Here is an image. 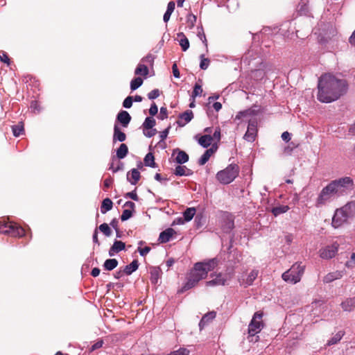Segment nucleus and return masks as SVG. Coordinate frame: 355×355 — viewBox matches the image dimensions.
I'll list each match as a JSON object with an SVG mask.
<instances>
[{
	"label": "nucleus",
	"instance_id": "1",
	"mask_svg": "<svg viewBox=\"0 0 355 355\" xmlns=\"http://www.w3.org/2000/svg\"><path fill=\"white\" fill-rule=\"evenodd\" d=\"M318 100L329 103L338 99L347 89L345 80L338 79L331 74L321 76L318 84Z\"/></svg>",
	"mask_w": 355,
	"mask_h": 355
},
{
	"label": "nucleus",
	"instance_id": "2",
	"mask_svg": "<svg viewBox=\"0 0 355 355\" xmlns=\"http://www.w3.org/2000/svg\"><path fill=\"white\" fill-rule=\"evenodd\" d=\"M218 264V260L216 258L196 263L181 291L184 292L194 287L200 280L205 279L208 272L214 270Z\"/></svg>",
	"mask_w": 355,
	"mask_h": 355
},
{
	"label": "nucleus",
	"instance_id": "3",
	"mask_svg": "<svg viewBox=\"0 0 355 355\" xmlns=\"http://www.w3.org/2000/svg\"><path fill=\"white\" fill-rule=\"evenodd\" d=\"M258 110L251 107L237 113L235 120L242 119L248 122V129L243 136V139L249 142H253L255 140L257 132V119Z\"/></svg>",
	"mask_w": 355,
	"mask_h": 355
},
{
	"label": "nucleus",
	"instance_id": "4",
	"mask_svg": "<svg viewBox=\"0 0 355 355\" xmlns=\"http://www.w3.org/2000/svg\"><path fill=\"white\" fill-rule=\"evenodd\" d=\"M355 211V204L349 202L343 207L336 209L332 218V225L338 228L347 222L349 218L353 217Z\"/></svg>",
	"mask_w": 355,
	"mask_h": 355
},
{
	"label": "nucleus",
	"instance_id": "5",
	"mask_svg": "<svg viewBox=\"0 0 355 355\" xmlns=\"http://www.w3.org/2000/svg\"><path fill=\"white\" fill-rule=\"evenodd\" d=\"M329 184L337 197L348 193L354 187V182L350 177L341 178L331 181Z\"/></svg>",
	"mask_w": 355,
	"mask_h": 355
},
{
	"label": "nucleus",
	"instance_id": "6",
	"mask_svg": "<svg viewBox=\"0 0 355 355\" xmlns=\"http://www.w3.org/2000/svg\"><path fill=\"white\" fill-rule=\"evenodd\" d=\"M304 268L305 266L301 263H295L289 270L282 274V277L286 282L296 284L300 281Z\"/></svg>",
	"mask_w": 355,
	"mask_h": 355
},
{
	"label": "nucleus",
	"instance_id": "7",
	"mask_svg": "<svg viewBox=\"0 0 355 355\" xmlns=\"http://www.w3.org/2000/svg\"><path fill=\"white\" fill-rule=\"evenodd\" d=\"M239 173V167L236 164H230L225 169L217 173L216 179L221 184H227L235 180Z\"/></svg>",
	"mask_w": 355,
	"mask_h": 355
},
{
	"label": "nucleus",
	"instance_id": "8",
	"mask_svg": "<svg viewBox=\"0 0 355 355\" xmlns=\"http://www.w3.org/2000/svg\"><path fill=\"white\" fill-rule=\"evenodd\" d=\"M0 233L13 237H21L24 235V230L11 222L0 221Z\"/></svg>",
	"mask_w": 355,
	"mask_h": 355
},
{
	"label": "nucleus",
	"instance_id": "9",
	"mask_svg": "<svg viewBox=\"0 0 355 355\" xmlns=\"http://www.w3.org/2000/svg\"><path fill=\"white\" fill-rule=\"evenodd\" d=\"M335 197L337 196L334 193L332 187L331 186L330 184H328L320 192L315 200V207H321L322 205H325L327 202H329L332 198Z\"/></svg>",
	"mask_w": 355,
	"mask_h": 355
},
{
	"label": "nucleus",
	"instance_id": "10",
	"mask_svg": "<svg viewBox=\"0 0 355 355\" xmlns=\"http://www.w3.org/2000/svg\"><path fill=\"white\" fill-rule=\"evenodd\" d=\"M263 317V313L260 312H256L249 325H248V334L249 336L253 337L257 334L259 333L262 328L263 327V323L261 320Z\"/></svg>",
	"mask_w": 355,
	"mask_h": 355
},
{
	"label": "nucleus",
	"instance_id": "11",
	"mask_svg": "<svg viewBox=\"0 0 355 355\" xmlns=\"http://www.w3.org/2000/svg\"><path fill=\"white\" fill-rule=\"evenodd\" d=\"M338 245L334 243L331 245H329L324 249L320 250V257L322 259H331L334 257L338 251Z\"/></svg>",
	"mask_w": 355,
	"mask_h": 355
},
{
	"label": "nucleus",
	"instance_id": "12",
	"mask_svg": "<svg viewBox=\"0 0 355 355\" xmlns=\"http://www.w3.org/2000/svg\"><path fill=\"white\" fill-rule=\"evenodd\" d=\"M215 276L211 280L206 282L207 286H224L226 284L227 279L222 275V273H218L216 275H211V277Z\"/></svg>",
	"mask_w": 355,
	"mask_h": 355
},
{
	"label": "nucleus",
	"instance_id": "13",
	"mask_svg": "<svg viewBox=\"0 0 355 355\" xmlns=\"http://www.w3.org/2000/svg\"><path fill=\"white\" fill-rule=\"evenodd\" d=\"M259 274V271L257 270H252L249 275H248L247 278L245 279L243 278H239V282L241 286H244L245 288L250 286L252 284L254 281L256 279Z\"/></svg>",
	"mask_w": 355,
	"mask_h": 355
},
{
	"label": "nucleus",
	"instance_id": "14",
	"mask_svg": "<svg viewBox=\"0 0 355 355\" xmlns=\"http://www.w3.org/2000/svg\"><path fill=\"white\" fill-rule=\"evenodd\" d=\"M193 118V113L191 110H187L183 113L179 115V119L177 121V123L180 127L184 126L187 123L190 122Z\"/></svg>",
	"mask_w": 355,
	"mask_h": 355
},
{
	"label": "nucleus",
	"instance_id": "15",
	"mask_svg": "<svg viewBox=\"0 0 355 355\" xmlns=\"http://www.w3.org/2000/svg\"><path fill=\"white\" fill-rule=\"evenodd\" d=\"M131 121V116L130 114L125 110L120 111L116 119V123L119 122L121 124L123 128H127Z\"/></svg>",
	"mask_w": 355,
	"mask_h": 355
},
{
	"label": "nucleus",
	"instance_id": "16",
	"mask_svg": "<svg viewBox=\"0 0 355 355\" xmlns=\"http://www.w3.org/2000/svg\"><path fill=\"white\" fill-rule=\"evenodd\" d=\"M125 248V244L123 241L115 240L113 245L109 250L108 254L110 257L114 256L116 253L123 250Z\"/></svg>",
	"mask_w": 355,
	"mask_h": 355
},
{
	"label": "nucleus",
	"instance_id": "17",
	"mask_svg": "<svg viewBox=\"0 0 355 355\" xmlns=\"http://www.w3.org/2000/svg\"><path fill=\"white\" fill-rule=\"evenodd\" d=\"M234 227V220L229 214H225L221 227L224 232H230Z\"/></svg>",
	"mask_w": 355,
	"mask_h": 355
},
{
	"label": "nucleus",
	"instance_id": "18",
	"mask_svg": "<svg viewBox=\"0 0 355 355\" xmlns=\"http://www.w3.org/2000/svg\"><path fill=\"white\" fill-rule=\"evenodd\" d=\"M175 232L172 228H168L159 234L158 241L161 243H166L170 241Z\"/></svg>",
	"mask_w": 355,
	"mask_h": 355
},
{
	"label": "nucleus",
	"instance_id": "19",
	"mask_svg": "<svg viewBox=\"0 0 355 355\" xmlns=\"http://www.w3.org/2000/svg\"><path fill=\"white\" fill-rule=\"evenodd\" d=\"M177 153V156L175 157V162L179 164H182L189 161V155L187 153L183 150H181L178 148H176L173 150V155Z\"/></svg>",
	"mask_w": 355,
	"mask_h": 355
},
{
	"label": "nucleus",
	"instance_id": "20",
	"mask_svg": "<svg viewBox=\"0 0 355 355\" xmlns=\"http://www.w3.org/2000/svg\"><path fill=\"white\" fill-rule=\"evenodd\" d=\"M141 178L139 171L136 168H132L127 174V180L132 185H135Z\"/></svg>",
	"mask_w": 355,
	"mask_h": 355
},
{
	"label": "nucleus",
	"instance_id": "21",
	"mask_svg": "<svg viewBox=\"0 0 355 355\" xmlns=\"http://www.w3.org/2000/svg\"><path fill=\"white\" fill-rule=\"evenodd\" d=\"M126 139V135L124 132H123L119 125L115 123L114 125V134H113V141H120L123 142Z\"/></svg>",
	"mask_w": 355,
	"mask_h": 355
},
{
	"label": "nucleus",
	"instance_id": "22",
	"mask_svg": "<svg viewBox=\"0 0 355 355\" xmlns=\"http://www.w3.org/2000/svg\"><path fill=\"white\" fill-rule=\"evenodd\" d=\"M344 311H352L355 309V297L347 298L340 304Z\"/></svg>",
	"mask_w": 355,
	"mask_h": 355
},
{
	"label": "nucleus",
	"instance_id": "23",
	"mask_svg": "<svg viewBox=\"0 0 355 355\" xmlns=\"http://www.w3.org/2000/svg\"><path fill=\"white\" fill-rule=\"evenodd\" d=\"M216 312L215 311H211L207 313H206L200 320L199 322V327L200 329L204 328L205 326H206L209 322L212 321L215 317H216Z\"/></svg>",
	"mask_w": 355,
	"mask_h": 355
},
{
	"label": "nucleus",
	"instance_id": "24",
	"mask_svg": "<svg viewBox=\"0 0 355 355\" xmlns=\"http://www.w3.org/2000/svg\"><path fill=\"white\" fill-rule=\"evenodd\" d=\"M342 271H334L332 272L328 273L323 279V282L326 284L332 282L336 279H340L343 277Z\"/></svg>",
	"mask_w": 355,
	"mask_h": 355
},
{
	"label": "nucleus",
	"instance_id": "25",
	"mask_svg": "<svg viewBox=\"0 0 355 355\" xmlns=\"http://www.w3.org/2000/svg\"><path fill=\"white\" fill-rule=\"evenodd\" d=\"M174 174L177 176H190L193 174V171L185 166H178L175 169Z\"/></svg>",
	"mask_w": 355,
	"mask_h": 355
},
{
	"label": "nucleus",
	"instance_id": "26",
	"mask_svg": "<svg viewBox=\"0 0 355 355\" xmlns=\"http://www.w3.org/2000/svg\"><path fill=\"white\" fill-rule=\"evenodd\" d=\"M139 268L137 260H133L129 265L125 266L123 272L127 275H130L133 272L136 271Z\"/></svg>",
	"mask_w": 355,
	"mask_h": 355
},
{
	"label": "nucleus",
	"instance_id": "27",
	"mask_svg": "<svg viewBox=\"0 0 355 355\" xmlns=\"http://www.w3.org/2000/svg\"><path fill=\"white\" fill-rule=\"evenodd\" d=\"M214 153V150L213 148H210L204 153V154L201 156V157L198 160V164L200 166H202L205 164L208 160L209 159L210 157L213 155Z\"/></svg>",
	"mask_w": 355,
	"mask_h": 355
},
{
	"label": "nucleus",
	"instance_id": "28",
	"mask_svg": "<svg viewBox=\"0 0 355 355\" xmlns=\"http://www.w3.org/2000/svg\"><path fill=\"white\" fill-rule=\"evenodd\" d=\"M179 38V44L182 47V51H186L189 47V42L183 33H178Z\"/></svg>",
	"mask_w": 355,
	"mask_h": 355
},
{
	"label": "nucleus",
	"instance_id": "29",
	"mask_svg": "<svg viewBox=\"0 0 355 355\" xmlns=\"http://www.w3.org/2000/svg\"><path fill=\"white\" fill-rule=\"evenodd\" d=\"M213 141V137L209 135L201 136L198 139V144L203 148L209 147Z\"/></svg>",
	"mask_w": 355,
	"mask_h": 355
},
{
	"label": "nucleus",
	"instance_id": "30",
	"mask_svg": "<svg viewBox=\"0 0 355 355\" xmlns=\"http://www.w3.org/2000/svg\"><path fill=\"white\" fill-rule=\"evenodd\" d=\"M112 206H113V203H112V201L107 198H105L103 202H102V204H101V211L102 214H105L107 211H110L112 209Z\"/></svg>",
	"mask_w": 355,
	"mask_h": 355
},
{
	"label": "nucleus",
	"instance_id": "31",
	"mask_svg": "<svg viewBox=\"0 0 355 355\" xmlns=\"http://www.w3.org/2000/svg\"><path fill=\"white\" fill-rule=\"evenodd\" d=\"M128 153V148L126 144H121L116 150V157L121 159L126 157Z\"/></svg>",
	"mask_w": 355,
	"mask_h": 355
},
{
	"label": "nucleus",
	"instance_id": "32",
	"mask_svg": "<svg viewBox=\"0 0 355 355\" xmlns=\"http://www.w3.org/2000/svg\"><path fill=\"white\" fill-rule=\"evenodd\" d=\"M344 335H345V331H339L332 338H331L328 340L327 345L330 346V345L337 344L342 339V338L343 337Z\"/></svg>",
	"mask_w": 355,
	"mask_h": 355
},
{
	"label": "nucleus",
	"instance_id": "33",
	"mask_svg": "<svg viewBox=\"0 0 355 355\" xmlns=\"http://www.w3.org/2000/svg\"><path fill=\"white\" fill-rule=\"evenodd\" d=\"M149 70L146 65L142 64L141 62L137 65L135 70V75H142L146 76L148 74Z\"/></svg>",
	"mask_w": 355,
	"mask_h": 355
},
{
	"label": "nucleus",
	"instance_id": "34",
	"mask_svg": "<svg viewBox=\"0 0 355 355\" xmlns=\"http://www.w3.org/2000/svg\"><path fill=\"white\" fill-rule=\"evenodd\" d=\"M118 261L116 259H109L105 260L103 267L107 270H112L118 266Z\"/></svg>",
	"mask_w": 355,
	"mask_h": 355
},
{
	"label": "nucleus",
	"instance_id": "35",
	"mask_svg": "<svg viewBox=\"0 0 355 355\" xmlns=\"http://www.w3.org/2000/svg\"><path fill=\"white\" fill-rule=\"evenodd\" d=\"M144 162L145 166L155 168V157L153 153H148L146 154L144 159Z\"/></svg>",
	"mask_w": 355,
	"mask_h": 355
},
{
	"label": "nucleus",
	"instance_id": "36",
	"mask_svg": "<svg viewBox=\"0 0 355 355\" xmlns=\"http://www.w3.org/2000/svg\"><path fill=\"white\" fill-rule=\"evenodd\" d=\"M196 210L194 207L187 208L183 212L184 220L186 222H189V221L191 220L196 214Z\"/></svg>",
	"mask_w": 355,
	"mask_h": 355
},
{
	"label": "nucleus",
	"instance_id": "37",
	"mask_svg": "<svg viewBox=\"0 0 355 355\" xmlns=\"http://www.w3.org/2000/svg\"><path fill=\"white\" fill-rule=\"evenodd\" d=\"M289 209L288 205H279L272 209V213L275 216L286 213Z\"/></svg>",
	"mask_w": 355,
	"mask_h": 355
},
{
	"label": "nucleus",
	"instance_id": "38",
	"mask_svg": "<svg viewBox=\"0 0 355 355\" xmlns=\"http://www.w3.org/2000/svg\"><path fill=\"white\" fill-rule=\"evenodd\" d=\"M12 133L15 137H19L24 132V125L21 123L12 126Z\"/></svg>",
	"mask_w": 355,
	"mask_h": 355
},
{
	"label": "nucleus",
	"instance_id": "39",
	"mask_svg": "<svg viewBox=\"0 0 355 355\" xmlns=\"http://www.w3.org/2000/svg\"><path fill=\"white\" fill-rule=\"evenodd\" d=\"M143 84V80L140 77L133 78L130 82V89L132 91L137 89Z\"/></svg>",
	"mask_w": 355,
	"mask_h": 355
},
{
	"label": "nucleus",
	"instance_id": "40",
	"mask_svg": "<svg viewBox=\"0 0 355 355\" xmlns=\"http://www.w3.org/2000/svg\"><path fill=\"white\" fill-rule=\"evenodd\" d=\"M156 124L155 120L153 117L148 116L146 118L142 126L144 129H152Z\"/></svg>",
	"mask_w": 355,
	"mask_h": 355
},
{
	"label": "nucleus",
	"instance_id": "41",
	"mask_svg": "<svg viewBox=\"0 0 355 355\" xmlns=\"http://www.w3.org/2000/svg\"><path fill=\"white\" fill-rule=\"evenodd\" d=\"M159 276V269L157 268H153L150 270V282H151V283L154 284H157L158 282Z\"/></svg>",
	"mask_w": 355,
	"mask_h": 355
},
{
	"label": "nucleus",
	"instance_id": "42",
	"mask_svg": "<svg viewBox=\"0 0 355 355\" xmlns=\"http://www.w3.org/2000/svg\"><path fill=\"white\" fill-rule=\"evenodd\" d=\"M98 229L101 232H103L106 236H110L112 234V230L109 225L107 223H103L99 227Z\"/></svg>",
	"mask_w": 355,
	"mask_h": 355
},
{
	"label": "nucleus",
	"instance_id": "43",
	"mask_svg": "<svg viewBox=\"0 0 355 355\" xmlns=\"http://www.w3.org/2000/svg\"><path fill=\"white\" fill-rule=\"evenodd\" d=\"M200 68L202 70L207 69L210 63L209 59L205 58L204 57V55H201L200 56Z\"/></svg>",
	"mask_w": 355,
	"mask_h": 355
},
{
	"label": "nucleus",
	"instance_id": "44",
	"mask_svg": "<svg viewBox=\"0 0 355 355\" xmlns=\"http://www.w3.org/2000/svg\"><path fill=\"white\" fill-rule=\"evenodd\" d=\"M202 86L196 83L194 86L191 97L194 99L196 97L200 96L202 94Z\"/></svg>",
	"mask_w": 355,
	"mask_h": 355
},
{
	"label": "nucleus",
	"instance_id": "45",
	"mask_svg": "<svg viewBox=\"0 0 355 355\" xmlns=\"http://www.w3.org/2000/svg\"><path fill=\"white\" fill-rule=\"evenodd\" d=\"M132 210L129 209H125L122 212V214L121 216V220L122 221H125V220H128L129 218H130L132 216Z\"/></svg>",
	"mask_w": 355,
	"mask_h": 355
},
{
	"label": "nucleus",
	"instance_id": "46",
	"mask_svg": "<svg viewBox=\"0 0 355 355\" xmlns=\"http://www.w3.org/2000/svg\"><path fill=\"white\" fill-rule=\"evenodd\" d=\"M196 19V16L191 13L189 14L187 17V21L188 24H190L191 28H193L194 26Z\"/></svg>",
	"mask_w": 355,
	"mask_h": 355
},
{
	"label": "nucleus",
	"instance_id": "47",
	"mask_svg": "<svg viewBox=\"0 0 355 355\" xmlns=\"http://www.w3.org/2000/svg\"><path fill=\"white\" fill-rule=\"evenodd\" d=\"M155 60V56L150 53H148L146 56L144 57L141 60V62H146L150 65H153Z\"/></svg>",
	"mask_w": 355,
	"mask_h": 355
},
{
	"label": "nucleus",
	"instance_id": "48",
	"mask_svg": "<svg viewBox=\"0 0 355 355\" xmlns=\"http://www.w3.org/2000/svg\"><path fill=\"white\" fill-rule=\"evenodd\" d=\"M30 107L31 109V110L34 112V113H39L41 110V108H40V104L37 101H33L31 103V105H30Z\"/></svg>",
	"mask_w": 355,
	"mask_h": 355
},
{
	"label": "nucleus",
	"instance_id": "49",
	"mask_svg": "<svg viewBox=\"0 0 355 355\" xmlns=\"http://www.w3.org/2000/svg\"><path fill=\"white\" fill-rule=\"evenodd\" d=\"M160 95V92L158 89H153L148 94V98L150 100L155 99L158 98Z\"/></svg>",
	"mask_w": 355,
	"mask_h": 355
},
{
	"label": "nucleus",
	"instance_id": "50",
	"mask_svg": "<svg viewBox=\"0 0 355 355\" xmlns=\"http://www.w3.org/2000/svg\"><path fill=\"white\" fill-rule=\"evenodd\" d=\"M125 198H131L133 200L137 201L139 200L138 196L136 192V189L132 191L128 192L124 195Z\"/></svg>",
	"mask_w": 355,
	"mask_h": 355
},
{
	"label": "nucleus",
	"instance_id": "51",
	"mask_svg": "<svg viewBox=\"0 0 355 355\" xmlns=\"http://www.w3.org/2000/svg\"><path fill=\"white\" fill-rule=\"evenodd\" d=\"M132 101H133V97L132 96H128L126 97L123 102V106L125 108H130L132 105Z\"/></svg>",
	"mask_w": 355,
	"mask_h": 355
},
{
	"label": "nucleus",
	"instance_id": "52",
	"mask_svg": "<svg viewBox=\"0 0 355 355\" xmlns=\"http://www.w3.org/2000/svg\"><path fill=\"white\" fill-rule=\"evenodd\" d=\"M198 37L202 41V42L205 43V44L207 46V39H206V37H205V35L204 33L202 28V27H200V28L198 27Z\"/></svg>",
	"mask_w": 355,
	"mask_h": 355
},
{
	"label": "nucleus",
	"instance_id": "53",
	"mask_svg": "<svg viewBox=\"0 0 355 355\" xmlns=\"http://www.w3.org/2000/svg\"><path fill=\"white\" fill-rule=\"evenodd\" d=\"M0 60L4 63H6L8 65L10 64V59L7 53L4 51H0Z\"/></svg>",
	"mask_w": 355,
	"mask_h": 355
},
{
	"label": "nucleus",
	"instance_id": "54",
	"mask_svg": "<svg viewBox=\"0 0 355 355\" xmlns=\"http://www.w3.org/2000/svg\"><path fill=\"white\" fill-rule=\"evenodd\" d=\"M167 117H168V110H167L166 107H162L160 108L159 118L161 120H164V119H166Z\"/></svg>",
	"mask_w": 355,
	"mask_h": 355
},
{
	"label": "nucleus",
	"instance_id": "55",
	"mask_svg": "<svg viewBox=\"0 0 355 355\" xmlns=\"http://www.w3.org/2000/svg\"><path fill=\"white\" fill-rule=\"evenodd\" d=\"M151 248L148 246H146L144 248H141L140 247L138 248L137 250L139 252V254L141 257H145L150 251Z\"/></svg>",
	"mask_w": 355,
	"mask_h": 355
},
{
	"label": "nucleus",
	"instance_id": "56",
	"mask_svg": "<svg viewBox=\"0 0 355 355\" xmlns=\"http://www.w3.org/2000/svg\"><path fill=\"white\" fill-rule=\"evenodd\" d=\"M297 146L294 145L293 143H291L288 146L284 148V152L286 155H291V152L293 151V148H296Z\"/></svg>",
	"mask_w": 355,
	"mask_h": 355
},
{
	"label": "nucleus",
	"instance_id": "57",
	"mask_svg": "<svg viewBox=\"0 0 355 355\" xmlns=\"http://www.w3.org/2000/svg\"><path fill=\"white\" fill-rule=\"evenodd\" d=\"M346 266L348 268H353L355 266V253H352L350 260L347 261Z\"/></svg>",
	"mask_w": 355,
	"mask_h": 355
},
{
	"label": "nucleus",
	"instance_id": "58",
	"mask_svg": "<svg viewBox=\"0 0 355 355\" xmlns=\"http://www.w3.org/2000/svg\"><path fill=\"white\" fill-rule=\"evenodd\" d=\"M157 112H158L157 106L156 105V104L155 103H152V105L149 109V114L151 116H155L157 114Z\"/></svg>",
	"mask_w": 355,
	"mask_h": 355
},
{
	"label": "nucleus",
	"instance_id": "59",
	"mask_svg": "<svg viewBox=\"0 0 355 355\" xmlns=\"http://www.w3.org/2000/svg\"><path fill=\"white\" fill-rule=\"evenodd\" d=\"M149 130H148V131H146L145 129H144V135L146 137H147L148 138H150V137H153L156 134L157 130H156V129H153V128L149 129Z\"/></svg>",
	"mask_w": 355,
	"mask_h": 355
},
{
	"label": "nucleus",
	"instance_id": "60",
	"mask_svg": "<svg viewBox=\"0 0 355 355\" xmlns=\"http://www.w3.org/2000/svg\"><path fill=\"white\" fill-rule=\"evenodd\" d=\"M113 179L112 178H106L103 182V187L104 189H108L110 188L112 184H113Z\"/></svg>",
	"mask_w": 355,
	"mask_h": 355
},
{
	"label": "nucleus",
	"instance_id": "61",
	"mask_svg": "<svg viewBox=\"0 0 355 355\" xmlns=\"http://www.w3.org/2000/svg\"><path fill=\"white\" fill-rule=\"evenodd\" d=\"M170 129H171V126H168V128H166L165 130H164L163 131H162L160 132L159 136H160L162 141L164 140L167 137Z\"/></svg>",
	"mask_w": 355,
	"mask_h": 355
},
{
	"label": "nucleus",
	"instance_id": "62",
	"mask_svg": "<svg viewBox=\"0 0 355 355\" xmlns=\"http://www.w3.org/2000/svg\"><path fill=\"white\" fill-rule=\"evenodd\" d=\"M123 207L132 210V211H134L135 209V204L132 201H127L123 205Z\"/></svg>",
	"mask_w": 355,
	"mask_h": 355
},
{
	"label": "nucleus",
	"instance_id": "63",
	"mask_svg": "<svg viewBox=\"0 0 355 355\" xmlns=\"http://www.w3.org/2000/svg\"><path fill=\"white\" fill-rule=\"evenodd\" d=\"M175 3L174 1H171L168 2V5H167V9H166V12H171V13H173V12L175 10Z\"/></svg>",
	"mask_w": 355,
	"mask_h": 355
},
{
	"label": "nucleus",
	"instance_id": "64",
	"mask_svg": "<svg viewBox=\"0 0 355 355\" xmlns=\"http://www.w3.org/2000/svg\"><path fill=\"white\" fill-rule=\"evenodd\" d=\"M282 139L286 142H288L291 139V135L287 131L284 132L282 134Z\"/></svg>",
	"mask_w": 355,
	"mask_h": 355
}]
</instances>
